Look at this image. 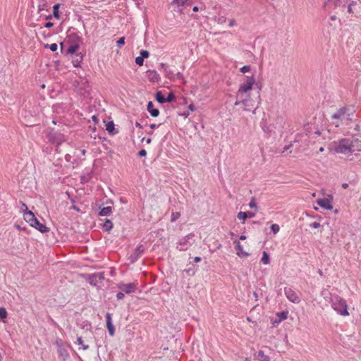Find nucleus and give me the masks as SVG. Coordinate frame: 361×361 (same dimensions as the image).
Instances as JSON below:
<instances>
[{
  "label": "nucleus",
  "mask_w": 361,
  "mask_h": 361,
  "mask_svg": "<svg viewBox=\"0 0 361 361\" xmlns=\"http://www.w3.org/2000/svg\"><path fill=\"white\" fill-rule=\"evenodd\" d=\"M255 83V78L254 76H245V80L240 85L238 90L237 99L235 102V106L243 104L245 110H247V107L253 106V104H251L250 94Z\"/></svg>",
  "instance_id": "1"
},
{
  "label": "nucleus",
  "mask_w": 361,
  "mask_h": 361,
  "mask_svg": "<svg viewBox=\"0 0 361 361\" xmlns=\"http://www.w3.org/2000/svg\"><path fill=\"white\" fill-rule=\"evenodd\" d=\"M331 305L334 310L338 314L345 317L350 314L347 301L341 296L338 295H332L331 298Z\"/></svg>",
  "instance_id": "2"
},
{
  "label": "nucleus",
  "mask_w": 361,
  "mask_h": 361,
  "mask_svg": "<svg viewBox=\"0 0 361 361\" xmlns=\"http://www.w3.org/2000/svg\"><path fill=\"white\" fill-rule=\"evenodd\" d=\"M334 144V150L336 153L347 154L351 152L353 142L348 139H342Z\"/></svg>",
  "instance_id": "3"
},
{
  "label": "nucleus",
  "mask_w": 361,
  "mask_h": 361,
  "mask_svg": "<svg viewBox=\"0 0 361 361\" xmlns=\"http://www.w3.org/2000/svg\"><path fill=\"white\" fill-rule=\"evenodd\" d=\"M54 345L57 347L59 357L63 361H66L69 357V353L66 350L65 345L62 340L58 339L54 342Z\"/></svg>",
  "instance_id": "4"
},
{
  "label": "nucleus",
  "mask_w": 361,
  "mask_h": 361,
  "mask_svg": "<svg viewBox=\"0 0 361 361\" xmlns=\"http://www.w3.org/2000/svg\"><path fill=\"white\" fill-rule=\"evenodd\" d=\"M85 342L87 343H85V341L82 339V336H78L77 337V344L78 345H80L81 346V348L83 350H87L89 349L90 346H89V343H90L93 338V334L92 331H90L89 333L87 334V336L85 337Z\"/></svg>",
  "instance_id": "5"
},
{
  "label": "nucleus",
  "mask_w": 361,
  "mask_h": 361,
  "mask_svg": "<svg viewBox=\"0 0 361 361\" xmlns=\"http://www.w3.org/2000/svg\"><path fill=\"white\" fill-rule=\"evenodd\" d=\"M137 283H121L118 285V288L121 290L123 292L126 294H130L131 293L135 292L137 288Z\"/></svg>",
  "instance_id": "6"
},
{
  "label": "nucleus",
  "mask_w": 361,
  "mask_h": 361,
  "mask_svg": "<svg viewBox=\"0 0 361 361\" xmlns=\"http://www.w3.org/2000/svg\"><path fill=\"white\" fill-rule=\"evenodd\" d=\"M286 295L288 300L293 303H299L300 302V298L298 294L290 288L285 290Z\"/></svg>",
  "instance_id": "7"
},
{
  "label": "nucleus",
  "mask_w": 361,
  "mask_h": 361,
  "mask_svg": "<svg viewBox=\"0 0 361 361\" xmlns=\"http://www.w3.org/2000/svg\"><path fill=\"white\" fill-rule=\"evenodd\" d=\"M24 219L31 226L34 224H37V219L35 218L34 214L31 211H28L24 213Z\"/></svg>",
  "instance_id": "8"
},
{
  "label": "nucleus",
  "mask_w": 361,
  "mask_h": 361,
  "mask_svg": "<svg viewBox=\"0 0 361 361\" xmlns=\"http://www.w3.org/2000/svg\"><path fill=\"white\" fill-rule=\"evenodd\" d=\"M332 119L336 120L335 121H333V123L336 126L338 127L340 126V122L338 119L343 120L345 118V112L343 109H340L336 112V114H333L331 116Z\"/></svg>",
  "instance_id": "9"
},
{
  "label": "nucleus",
  "mask_w": 361,
  "mask_h": 361,
  "mask_svg": "<svg viewBox=\"0 0 361 361\" xmlns=\"http://www.w3.org/2000/svg\"><path fill=\"white\" fill-rule=\"evenodd\" d=\"M317 202L321 207L326 209L331 210L333 209V205L331 200L327 198L319 199L317 200Z\"/></svg>",
  "instance_id": "10"
},
{
  "label": "nucleus",
  "mask_w": 361,
  "mask_h": 361,
  "mask_svg": "<svg viewBox=\"0 0 361 361\" xmlns=\"http://www.w3.org/2000/svg\"><path fill=\"white\" fill-rule=\"evenodd\" d=\"M234 243L235 244V249L237 250V255L240 257H247L250 256V253L247 252H245L240 244V243L238 240H235Z\"/></svg>",
  "instance_id": "11"
},
{
  "label": "nucleus",
  "mask_w": 361,
  "mask_h": 361,
  "mask_svg": "<svg viewBox=\"0 0 361 361\" xmlns=\"http://www.w3.org/2000/svg\"><path fill=\"white\" fill-rule=\"evenodd\" d=\"M106 327L108 329L109 334L111 336H114L115 329H114V326L111 322V317L109 313L106 314Z\"/></svg>",
  "instance_id": "12"
},
{
  "label": "nucleus",
  "mask_w": 361,
  "mask_h": 361,
  "mask_svg": "<svg viewBox=\"0 0 361 361\" xmlns=\"http://www.w3.org/2000/svg\"><path fill=\"white\" fill-rule=\"evenodd\" d=\"M152 102H149L147 104V111L150 115L153 117H157L159 114V111L157 109H154Z\"/></svg>",
  "instance_id": "13"
},
{
  "label": "nucleus",
  "mask_w": 361,
  "mask_h": 361,
  "mask_svg": "<svg viewBox=\"0 0 361 361\" xmlns=\"http://www.w3.org/2000/svg\"><path fill=\"white\" fill-rule=\"evenodd\" d=\"M147 75L150 81L157 82L159 80V74L155 71H148Z\"/></svg>",
  "instance_id": "14"
},
{
  "label": "nucleus",
  "mask_w": 361,
  "mask_h": 361,
  "mask_svg": "<svg viewBox=\"0 0 361 361\" xmlns=\"http://www.w3.org/2000/svg\"><path fill=\"white\" fill-rule=\"evenodd\" d=\"M32 226L35 227L36 229L39 231L41 233H46V232L49 231V228L45 225L39 223L38 221H37V224H34Z\"/></svg>",
  "instance_id": "15"
},
{
  "label": "nucleus",
  "mask_w": 361,
  "mask_h": 361,
  "mask_svg": "<svg viewBox=\"0 0 361 361\" xmlns=\"http://www.w3.org/2000/svg\"><path fill=\"white\" fill-rule=\"evenodd\" d=\"M32 226L35 227L36 229L39 231L41 233H46V232L49 231V228L45 225L39 223L38 221H37V224H34Z\"/></svg>",
  "instance_id": "16"
},
{
  "label": "nucleus",
  "mask_w": 361,
  "mask_h": 361,
  "mask_svg": "<svg viewBox=\"0 0 361 361\" xmlns=\"http://www.w3.org/2000/svg\"><path fill=\"white\" fill-rule=\"evenodd\" d=\"M144 252V247L142 245H139L135 250L134 255L132 256L133 257V260L137 259V257Z\"/></svg>",
  "instance_id": "17"
},
{
  "label": "nucleus",
  "mask_w": 361,
  "mask_h": 361,
  "mask_svg": "<svg viewBox=\"0 0 361 361\" xmlns=\"http://www.w3.org/2000/svg\"><path fill=\"white\" fill-rule=\"evenodd\" d=\"M156 99L160 104H164L166 102V98L162 94L161 91H158L156 93Z\"/></svg>",
  "instance_id": "18"
},
{
  "label": "nucleus",
  "mask_w": 361,
  "mask_h": 361,
  "mask_svg": "<svg viewBox=\"0 0 361 361\" xmlns=\"http://www.w3.org/2000/svg\"><path fill=\"white\" fill-rule=\"evenodd\" d=\"M111 213V207H106L101 209L99 212L100 216H109Z\"/></svg>",
  "instance_id": "19"
},
{
  "label": "nucleus",
  "mask_w": 361,
  "mask_h": 361,
  "mask_svg": "<svg viewBox=\"0 0 361 361\" xmlns=\"http://www.w3.org/2000/svg\"><path fill=\"white\" fill-rule=\"evenodd\" d=\"M112 228H113L112 222L110 220L106 219L105 221V222L103 224V228L106 231H109Z\"/></svg>",
  "instance_id": "20"
},
{
  "label": "nucleus",
  "mask_w": 361,
  "mask_h": 361,
  "mask_svg": "<svg viewBox=\"0 0 361 361\" xmlns=\"http://www.w3.org/2000/svg\"><path fill=\"white\" fill-rule=\"evenodd\" d=\"M261 262L264 264H269V256L268 253L266 251H264L262 252V257L261 259Z\"/></svg>",
  "instance_id": "21"
},
{
  "label": "nucleus",
  "mask_w": 361,
  "mask_h": 361,
  "mask_svg": "<svg viewBox=\"0 0 361 361\" xmlns=\"http://www.w3.org/2000/svg\"><path fill=\"white\" fill-rule=\"evenodd\" d=\"M288 312L287 311H283L281 312H278L276 314L277 317H279V320L280 322L283 321L287 319Z\"/></svg>",
  "instance_id": "22"
},
{
  "label": "nucleus",
  "mask_w": 361,
  "mask_h": 361,
  "mask_svg": "<svg viewBox=\"0 0 361 361\" xmlns=\"http://www.w3.org/2000/svg\"><path fill=\"white\" fill-rule=\"evenodd\" d=\"M173 3H175L178 6L190 5L192 3V0H173Z\"/></svg>",
  "instance_id": "23"
},
{
  "label": "nucleus",
  "mask_w": 361,
  "mask_h": 361,
  "mask_svg": "<svg viewBox=\"0 0 361 361\" xmlns=\"http://www.w3.org/2000/svg\"><path fill=\"white\" fill-rule=\"evenodd\" d=\"M258 357L261 361H269V357L262 350L258 352Z\"/></svg>",
  "instance_id": "24"
},
{
  "label": "nucleus",
  "mask_w": 361,
  "mask_h": 361,
  "mask_svg": "<svg viewBox=\"0 0 361 361\" xmlns=\"http://www.w3.org/2000/svg\"><path fill=\"white\" fill-rule=\"evenodd\" d=\"M60 5L59 4H55L53 7V15L54 18L59 19V8Z\"/></svg>",
  "instance_id": "25"
},
{
  "label": "nucleus",
  "mask_w": 361,
  "mask_h": 361,
  "mask_svg": "<svg viewBox=\"0 0 361 361\" xmlns=\"http://www.w3.org/2000/svg\"><path fill=\"white\" fill-rule=\"evenodd\" d=\"M237 217L238 219L242 220L243 223H244L245 219L247 218V212H240L238 214Z\"/></svg>",
  "instance_id": "26"
},
{
  "label": "nucleus",
  "mask_w": 361,
  "mask_h": 361,
  "mask_svg": "<svg viewBox=\"0 0 361 361\" xmlns=\"http://www.w3.org/2000/svg\"><path fill=\"white\" fill-rule=\"evenodd\" d=\"M106 130L109 133H113L114 130V124L112 121L109 122L106 125Z\"/></svg>",
  "instance_id": "27"
},
{
  "label": "nucleus",
  "mask_w": 361,
  "mask_h": 361,
  "mask_svg": "<svg viewBox=\"0 0 361 361\" xmlns=\"http://www.w3.org/2000/svg\"><path fill=\"white\" fill-rule=\"evenodd\" d=\"M79 49L78 45H71L68 49V52L70 54L75 53Z\"/></svg>",
  "instance_id": "28"
},
{
  "label": "nucleus",
  "mask_w": 361,
  "mask_h": 361,
  "mask_svg": "<svg viewBox=\"0 0 361 361\" xmlns=\"http://www.w3.org/2000/svg\"><path fill=\"white\" fill-rule=\"evenodd\" d=\"M270 228H271V231L274 233V234L278 233L279 231H280V226L276 224H272L270 226Z\"/></svg>",
  "instance_id": "29"
},
{
  "label": "nucleus",
  "mask_w": 361,
  "mask_h": 361,
  "mask_svg": "<svg viewBox=\"0 0 361 361\" xmlns=\"http://www.w3.org/2000/svg\"><path fill=\"white\" fill-rule=\"evenodd\" d=\"M180 216V212H173L171 214V222L176 221L178 219H179Z\"/></svg>",
  "instance_id": "30"
},
{
  "label": "nucleus",
  "mask_w": 361,
  "mask_h": 361,
  "mask_svg": "<svg viewBox=\"0 0 361 361\" xmlns=\"http://www.w3.org/2000/svg\"><path fill=\"white\" fill-rule=\"evenodd\" d=\"M7 316V312L5 308L0 307V318L5 319Z\"/></svg>",
  "instance_id": "31"
},
{
  "label": "nucleus",
  "mask_w": 361,
  "mask_h": 361,
  "mask_svg": "<svg viewBox=\"0 0 361 361\" xmlns=\"http://www.w3.org/2000/svg\"><path fill=\"white\" fill-rule=\"evenodd\" d=\"M175 99L174 94L173 92H170L168 97L166 98V102H171Z\"/></svg>",
  "instance_id": "32"
},
{
  "label": "nucleus",
  "mask_w": 361,
  "mask_h": 361,
  "mask_svg": "<svg viewBox=\"0 0 361 361\" xmlns=\"http://www.w3.org/2000/svg\"><path fill=\"white\" fill-rule=\"evenodd\" d=\"M143 62H144V59L140 56L135 58V63L137 65L142 66L143 65Z\"/></svg>",
  "instance_id": "33"
},
{
  "label": "nucleus",
  "mask_w": 361,
  "mask_h": 361,
  "mask_svg": "<svg viewBox=\"0 0 361 361\" xmlns=\"http://www.w3.org/2000/svg\"><path fill=\"white\" fill-rule=\"evenodd\" d=\"M249 207L250 208H255L256 209H257V203L255 202V199L254 197L252 198L251 201L249 203Z\"/></svg>",
  "instance_id": "34"
},
{
  "label": "nucleus",
  "mask_w": 361,
  "mask_h": 361,
  "mask_svg": "<svg viewBox=\"0 0 361 361\" xmlns=\"http://www.w3.org/2000/svg\"><path fill=\"white\" fill-rule=\"evenodd\" d=\"M149 56V53L148 51L147 50H142L140 51V56L142 57L143 59L144 58H148Z\"/></svg>",
  "instance_id": "35"
},
{
  "label": "nucleus",
  "mask_w": 361,
  "mask_h": 361,
  "mask_svg": "<svg viewBox=\"0 0 361 361\" xmlns=\"http://www.w3.org/2000/svg\"><path fill=\"white\" fill-rule=\"evenodd\" d=\"M250 71V66H244L240 68V71L243 73Z\"/></svg>",
  "instance_id": "36"
},
{
  "label": "nucleus",
  "mask_w": 361,
  "mask_h": 361,
  "mask_svg": "<svg viewBox=\"0 0 361 361\" xmlns=\"http://www.w3.org/2000/svg\"><path fill=\"white\" fill-rule=\"evenodd\" d=\"M125 44V37H122L117 41V44L118 47H121Z\"/></svg>",
  "instance_id": "37"
},
{
  "label": "nucleus",
  "mask_w": 361,
  "mask_h": 361,
  "mask_svg": "<svg viewBox=\"0 0 361 361\" xmlns=\"http://www.w3.org/2000/svg\"><path fill=\"white\" fill-rule=\"evenodd\" d=\"M57 48H58V46L56 43H53L49 45V49L52 51H55L57 50Z\"/></svg>",
  "instance_id": "38"
},
{
  "label": "nucleus",
  "mask_w": 361,
  "mask_h": 361,
  "mask_svg": "<svg viewBox=\"0 0 361 361\" xmlns=\"http://www.w3.org/2000/svg\"><path fill=\"white\" fill-rule=\"evenodd\" d=\"M311 226L313 228H318L320 227V224L319 222H313L312 224H311Z\"/></svg>",
  "instance_id": "39"
},
{
  "label": "nucleus",
  "mask_w": 361,
  "mask_h": 361,
  "mask_svg": "<svg viewBox=\"0 0 361 361\" xmlns=\"http://www.w3.org/2000/svg\"><path fill=\"white\" fill-rule=\"evenodd\" d=\"M123 297H124V294H123V292L122 290H121V292L118 293L117 295H116V298L118 300L123 299Z\"/></svg>",
  "instance_id": "40"
},
{
  "label": "nucleus",
  "mask_w": 361,
  "mask_h": 361,
  "mask_svg": "<svg viewBox=\"0 0 361 361\" xmlns=\"http://www.w3.org/2000/svg\"><path fill=\"white\" fill-rule=\"evenodd\" d=\"M348 12L349 13H353L354 11H353V4H350L348 6Z\"/></svg>",
  "instance_id": "41"
},
{
  "label": "nucleus",
  "mask_w": 361,
  "mask_h": 361,
  "mask_svg": "<svg viewBox=\"0 0 361 361\" xmlns=\"http://www.w3.org/2000/svg\"><path fill=\"white\" fill-rule=\"evenodd\" d=\"M138 154L140 157H145L147 154V152L145 149H142L139 152Z\"/></svg>",
  "instance_id": "42"
},
{
  "label": "nucleus",
  "mask_w": 361,
  "mask_h": 361,
  "mask_svg": "<svg viewBox=\"0 0 361 361\" xmlns=\"http://www.w3.org/2000/svg\"><path fill=\"white\" fill-rule=\"evenodd\" d=\"M235 24V20H233V19H231V20H229L228 25H229L230 27L233 26Z\"/></svg>",
  "instance_id": "43"
},
{
  "label": "nucleus",
  "mask_w": 361,
  "mask_h": 361,
  "mask_svg": "<svg viewBox=\"0 0 361 361\" xmlns=\"http://www.w3.org/2000/svg\"><path fill=\"white\" fill-rule=\"evenodd\" d=\"M53 25H54L53 23H51V22H47V23L44 25V27H47V28H49V27H51Z\"/></svg>",
  "instance_id": "44"
},
{
  "label": "nucleus",
  "mask_w": 361,
  "mask_h": 361,
  "mask_svg": "<svg viewBox=\"0 0 361 361\" xmlns=\"http://www.w3.org/2000/svg\"><path fill=\"white\" fill-rule=\"evenodd\" d=\"M247 217H249V218H252L255 215V214L253 212H247Z\"/></svg>",
  "instance_id": "45"
},
{
  "label": "nucleus",
  "mask_w": 361,
  "mask_h": 361,
  "mask_svg": "<svg viewBox=\"0 0 361 361\" xmlns=\"http://www.w3.org/2000/svg\"><path fill=\"white\" fill-rule=\"evenodd\" d=\"M280 320H275V321H273L272 322V324L274 326H276L279 323H280Z\"/></svg>",
  "instance_id": "46"
},
{
  "label": "nucleus",
  "mask_w": 361,
  "mask_h": 361,
  "mask_svg": "<svg viewBox=\"0 0 361 361\" xmlns=\"http://www.w3.org/2000/svg\"><path fill=\"white\" fill-rule=\"evenodd\" d=\"M194 261H195V262H199L201 261V258L200 257H195L194 258Z\"/></svg>",
  "instance_id": "47"
},
{
  "label": "nucleus",
  "mask_w": 361,
  "mask_h": 361,
  "mask_svg": "<svg viewBox=\"0 0 361 361\" xmlns=\"http://www.w3.org/2000/svg\"><path fill=\"white\" fill-rule=\"evenodd\" d=\"M135 126L137 127V128H142V126L140 125V123L139 122H135Z\"/></svg>",
  "instance_id": "48"
},
{
  "label": "nucleus",
  "mask_w": 361,
  "mask_h": 361,
  "mask_svg": "<svg viewBox=\"0 0 361 361\" xmlns=\"http://www.w3.org/2000/svg\"><path fill=\"white\" fill-rule=\"evenodd\" d=\"M92 120H93L94 121L97 122V116H94H94H92Z\"/></svg>",
  "instance_id": "49"
},
{
  "label": "nucleus",
  "mask_w": 361,
  "mask_h": 361,
  "mask_svg": "<svg viewBox=\"0 0 361 361\" xmlns=\"http://www.w3.org/2000/svg\"><path fill=\"white\" fill-rule=\"evenodd\" d=\"M156 127H157V125H156L155 123H152V124H151V125H150V128H151L152 129H154V128H155Z\"/></svg>",
  "instance_id": "50"
},
{
  "label": "nucleus",
  "mask_w": 361,
  "mask_h": 361,
  "mask_svg": "<svg viewBox=\"0 0 361 361\" xmlns=\"http://www.w3.org/2000/svg\"><path fill=\"white\" fill-rule=\"evenodd\" d=\"M198 10H199V8H198L197 6H194L193 8H192V11H195V12H197Z\"/></svg>",
  "instance_id": "51"
},
{
  "label": "nucleus",
  "mask_w": 361,
  "mask_h": 361,
  "mask_svg": "<svg viewBox=\"0 0 361 361\" xmlns=\"http://www.w3.org/2000/svg\"><path fill=\"white\" fill-rule=\"evenodd\" d=\"M240 240H245V239H246V236L244 235H242L240 236Z\"/></svg>",
  "instance_id": "52"
},
{
  "label": "nucleus",
  "mask_w": 361,
  "mask_h": 361,
  "mask_svg": "<svg viewBox=\"0 0 361 361\" xmlns=\"http://www.w3.org/2000/svg\"><path fill=\"white\" fill-rule=\"evenodd\" d=\"M146 142H147V144H149L152 142L151 138L147 139Z\"/></svg>",
  "instance_id": "53"
},
{
  "label": "nucleus",
  "mask_w": 361,
  "mask_h": 361,
  "mask_svg": "<svg viewBox=\"0 0 361 361\" xmlns=\"http://www.w3.org/2000/svg\"><path fill=\"white\" fill-rule=\"evenodd\" d=\"M189 109H191L192 111H194V106L192 104L189 106Z\"/></svg>",
  "instance_id": "54"
},
{
  "label": "nucleus",
  "mask_w": 361,
  "mask_h": 361,
  "mask_svg": "<svg viewBox=\"0 0 361 361\" xmlns=\"http://www.w3.org/2000/svg\"><path fill=\"white\" fill-rule=\"evenodd\" d=\"M25 125H27V126L30 124V122H29V121H27L26 119L25 121Z\"/></svg>",
  "instance_id": "55"
},
{
  "label": "nucleus",
  "mask_w": 361,
  "mask_h": 361,
  "mask_svg": "<svg viewBox=\"0 0 361 361\" xmlns=\"http://www.w3.org/2000/svg\"><path fill=\"white\" fill-rule=\"evenodd\" d=\"M343 187L344 188H346L348 187V184H347V183H344V184H343Z\"/></svg>",
  "instance_id": "56"
},
{
  "label": "nucleus",
  "mask_w": 361,
  "mask_h": 361,
  "mask_svg": "<svg viewBox=\"0 0 361 361\" xmlns=\"http://www.w3.org/2000/svg\"><path fill=\"white\" fill-rule=\"evenodd\" d=\"M324 147H320V148H319V152H324Z\"/></svg>",
  "instance_id": "57"
},
{
  "label": "nucleus",
  "mask_w": 361,
  "mask_h": 361,
  "mask_svg": "<svg viewBox=\"0 0 361 361\" xmlns=\"http://www.w3.org/2000/svg\"><path fill=\"white\" fill-rule=\"evenodd\" d=\"M315 134H317V135H319L321 134V133H320L319 131H316V132H315Z\"/></svg>",
  "instance_id": "58"
},
{
  "label": "nucleus",
  "mask_w": 361,
  "mask_h": 361,
  "mask_svg": "<svg viewBox=\"0 0 361 361\" xmlns=\"http://www.w3.org/2000/svg\"><path fill=\"white\" fill-rule=\"evenodd\" d=\"M350 4H353V6L356 5V2L355 1H352Z\"/></svg>",
  "instance_id": "59"
},
{
  "label": "nucleus",
  "mask_w": 361,
  "mask_h": 361,
  "mask_svg": "<svg viewBox=\"0 0 361 361\" xmlns=\"http://www.w3.org/2000/svg\"><path fill=\"white\" fill-rule=\"evenodd\" d=\"M1 360H2V355H1V354L0 353V361H1Z\"/></svg>",
  "instance_id": "60"
},
{
  "label": "nucleus",
  "mask_w": 361,
  "mask_h": 361,
  "mask_svg": "<svg viewBox=\"0 0 361 361\" xmlns=\"http://www.w3.org/2000/svg\"><path fill=\"white\" fill-rule=\"evenodd\" d=\"M51 18V16H49L47 17V19H50Z\"/></svg>",
  "instance_id": "61"
},
{
  "label": "nucleus",
  "mask_w": 361,
  "mask_h": 361,
  "mask_svg": "<svg viewBox=\"0 0 361 361\" xmlns=\"http://www.w3.org/2000/svg\"><path fill=\"white\" fill-rule=\"evenodd\" d=\"M331 19H332V20H335V19H336V16H332V17H331Z\"/></svg>",
  "instance_id": "62"
},
{
  "label": "nucleus",
  "mask_w": 361,
  "mask_h": 361,
  "mask_svg": "<svg viewBox=\"0 0 361 361\" xmlns=\"http://www.w3.org/2000/svg\"><path fill=\"white\" fill-rule=\"evenodd\" d=\"M247 321L251 322V319L250 317H247Z\"/></svg>",
  "instance_id": "63"
},
{
  "label": "nucleus",
  "mask_w": 361,
  "mask_h": 361,
  "mask_svg": "<svg viewBox=\"0 0 361 361\" xmlns=\"http://www.w3.org/2000/svg\"><path fill=\"white\" fill-rule=\"evenodd\" d=\"M288 149V147H287V146H286V147H284V149Z\"/></svg>",
  "instance_id": "64"
}]
</instances>
